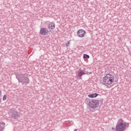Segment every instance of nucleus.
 <instances>
[{"label": "nucleus", "instance_id": "obj_1", "mask_svg": "<svg viewBox=\"0 0 131 131\" xmlns=\"http://www.w3.org/2000/svg\"><path fill=\"white\" fill-rule=\"evenodd\" d=\"M129 124L124 121L122 119L118 120L116 125V131H124L128 127Z\"/></svg>", "mask_w": 131, "mask_h": 131}, {"label": "nucleus", "instance_id": "obj_2", "mask_svg": "<svg viewBox=\"0 0 131 131\" xmlns=\"http://www.w3.org/2000/svg\"><path fill=\"white\" fill-rule=\"evenodd\" d=\"M16 77L18 80V82H21L23 84H24V83L28 84L29 83V78H28V76L26 74H17L16 75Z\"/></svg>", "mask_w": 131, "mask_h": 131}, {"label": "nucleus", "instance_id": "obj_3", "mask_svg": "<svg viewBox=\"0 0 131 131\" xmlns=\"http://www.w3.org/2000/svg\"><path fill=\"white\" fill-rule=\"evenodd\" d=\"M103 84H112L113 82H114V76L110 74L106 75L105 77L103 78Z\"/></svg>", "mask_w": 131, "mask_h": 131}, {"label": "nucleus", "instance_id": "obj_4", "mask_svg": "<svg viewBox=\"0 0 131 131\" xmlns=\"http://www.w3.org/2000/svg\"><path fill=\"white\" fill-rule=\"evenodd\" d=\"M100 102L102 103L103 101L102 100H91L90 102V105L89 106L92 109H96L98 106H99V104H100Z\"/></svg>", "mask_w": 131, "mask_h": 131}, {"label": "nucleus", "instance_id": "obj_5", "mask_svg": "<svg viewBox=\"0 0 131 131\" xmlns=\"http://www.w3.org/2000/svg\"><path fill=\"white\" fill-rule=\"evenodd\" d=\"M10 116L13 119H18V117H20V114L16 111H12Z\"/></svg>", "mask_w": 131, "mask_h": 131}, {"label": "nucleus", "instance_id": "obj_6", "mask_svg": "<svg viewBox=\"0 0 131 131\" xmlns=\"http://www.w3.org/2000/svg\"><path fill=\"white\" fill-rule=\"evenodd\" d=\"M40 34L41 35H47L49 34V30L47 28H42L40 30Z\"/></svg>", "mask_w": 131, "mask_h": 131}, {"label": "nucleus", "instance_id": "obj_7", "mask_svg": "<svg viewBox=\"0 0 131 131\" xmlns=\"http://www.w3.org/2000/svg\"><path fill=\"white\" fill-rule=\"evenodd\" d=\"M85 33H86L85 31L82 29L79 30L77 32V35L79 37H84V35H85Z\"/></svg>", "mask_w": 131, "mask_h": 131}, {"label": "nucleus", "instance_id": "obj_8", "mask_svg": "<svg viewBox=\"0 0 131 131\" xmlns=\"http://www.w3.org/2000/svg\"><path fill=\"white\" fill-rule=\"evenodd\" d=\"M55 28H56V27L55 26V23L52 22V23H50L48 25V29H51V30H54V29H55Z\"/></svg>", "mask_w": 131, "mask_h": 131}, {"label": "nucleus", "instance_id": "obj_9", "mask_svg": "<svg viewBox=\"0 0 131 131\" xmlns=\"http://www.w3.org/2000/svg\"><path fill=\"white\" fill-rule=\"evenodd\" d=\"M6 123L4 122H0V131H4L5 129V125Z\"/></svg>", "mask_w": 131, "mask_h": 131}, {"label": "nucleus", "instance_id": "obj_10", "mask_svg": "<svg viewBox=\"0 0 131 131\" xmlns=\"http://www.w3.org/2000/svg\"><path fill=\"white\" fill-rule=\"evenodd\" d=\"M84 74H85V73L83 70H80L78 73V76L80 78V79H81L82 75H84Z\"/></svg>", "mask_w": 131, "mask_h": 131}, {"label": "nucleus", "instance_id": "obj_11", "mask_svg": "<svg viewBox=\"0 0 131 131\" xmlns=\"http://www.w3.org/2000/svg\"><path fill=\"white\" fill-rule=\"evenodd\" d=\"M98 96H99V94L94 93L92 94H89L88 97H89V98H96V97H98Z\"/></svg>", "mask_w": 131, "mask_h": 131}, {"label": "nucleus", "instance_id": "obj_12", "mask_svg": "<svg viewBox=\"0 0 131 131\" xmlns=\"http://www.w3.org/2000/svg\"><path fill=\"white\" fill-rule=\"evenodd\" d=\"M91 100L89 99H86L85 100V103H86V104H87V105H89V106L91 105Z\"/></svg>", "mask_w": 131, "mask_h": 131}, {"label": "nucleus", "instance_id": "obj_13", "mask_svg": "<svg viewBox=\"0 0 131 131\" xmlns=\"http://www.w3.org/2000/svg\"><path fill=\"white\" fill-rule=\"evenodd\" d=\"M83 58H84V59H90V56L87 54H84Z\"/></svg>", "mask_w": 131, "mask_h": 131}, {"label": "nucleus", "instance_id": "obj_14", "mask_svg": "<svg viewBox=\"0 0 131 131\" xmlns=\"http://www.w3.org/2000/svg\"><path fill=\"white\" fill-rule=\"evenodd\" d=\"M3 100V101H6V100H7V95H4Z\"/></svg>", "mask_w": 131, "mask_h": 131}, {"label": "nucleus", "instance_id": "obj_15", "mask_svg": "<svg viewBox=\"0 0 131 131\" xmlns=\"http://www.w3.org/2000/svg\"><path fill=\"white\" fill-rule=\"evenodd\" d=\"M69 45H70V43L69 42H68L66 43L67 47H68V46H69Z\"/></svg>", "mask_w": 131, "mask_h": 131}, {"label": "nucleus", "instance_id": "obj_16", "mask_svg": "<svg viewBox=\"0 0 131 131\" xmlns=\"http://www.w3.org/2000/svg\"><path fill=\"white\" fill-rule=\"evenodd\" d=\"M76 130H77V129H74V131H76Z\"/></svg>", "mask_w": 131, "mask_h": 131}, {"label": "nucleus", "instance_id": "obj_17", "mask_svg": "<svg viewBox=\"0 0 131 131\" xmlns=\"http://www.w3.org/2000/svg\"><path fill=\"white\" fill-rule=\"evenodd\" d=\"M1 100H2V99H1V98H0V103H1Z\"/></svg>", "mask_w": 131, "mask_h": 131}, {"label": "nucleus", "instance_id": "obj_18", "mask_svg": "<svg viewBox=\"0 0 131 131\" xmlns=\"http://www.w3.org/2000/svg\"><path fill=\"white\" fill-rule=\"evenodd\" d=\"M114 128L113 127H112V129H114Z\"/></svg>", "mask_w": 131, "mask_h": 131}, {"label": "nucleus", "instance_id": "obj_19", "mask_svg": "<svg viewBox=\"0 0 131 131\" xmlns=\"http://www.w3.org/2000/svg\"><path fill=\"white\" fill-rule=\"evenodd\" d=\"M1 92H2V91L0 90V93H1Z\"/></svg>", "mask_w": 131, "mask_h": 131}]
</instances>
